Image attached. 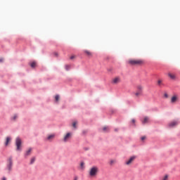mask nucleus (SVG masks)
<instances>
[{
  "instance_id": "6ab92c4d",
  "label": "nucleus",
  "mask_w": 180,
  "mask_h": 180,
  "mask_svg": "<svg viewBox=\"0 0 180 180\" xmlns=\"http://www.w3.org/2000/svg\"><path fill=\"white\" fill-rule=\"evenodd\" d=\"M58 99H60V96H59V95H56V96H55V101H56V102H58Z\"/></svg>"
},
{
  "instance_id": "1a4fd4ad",
  "label": "nucleus",
  "mask_w": 180,
  "mask_h": 180,
  "mask_svg": "<svg viewBox=\"0 0 180 180\" xmlns=\"http://www.w3.org/2000/svg\"><path fill=\"white\" fill-rule=\"evenodd\" d=\"M179 123L178 121H173L169 124V127H175Z\"/></svg>"
},
{
  "instance_id": "aec40b11",
  "label": "nucleus",
  "mask_w": 180,
  "mask_h": 180,
  "mask_svg": "<svg viewBox=\"0 0 180 180\" xmlns=\"http://www.w3.org/2000/svg\"><path fill=\"white\" fill-rule=\"evenodd\" d=\"M70 68H71V66L68 65H65V70L66 71H68L70 70Z\"/></svg>"
},
{
  "instance_id": "423d86ee",
  "label": "nucleus",
  "mask_w": 180,
  "mask_h": 180,
  "mask_svg": "<svg viewBox=\"0 0 180 180\" xmlns=\"http://www.w3.org/2000/svg\"><path fill=\"white\" fill-rule=\"evenodd\" d=\"M136 158H137V156H135V155L131 156V157L125 162V164H126L127 165H130V164H131V162H133V161H134V160H135Z\"/></svg>"
},
{
  "instance_id": "a211bd4d",
  "label": "nucleus",
  "mask_w": 180,
  "mask_h": 180,
  "mask_svg": "<svg viewBox=\"0 0 180 180\" xmlns=\"http://www.w3.org/2000/svg\"><path fill=\"white\" fill-rule=\"evenodd\" d=\"M30 66L32 67V68H34V67H36V62L31 63Z\"/></svg>"
},
{
  "instance_id": "b1692460",
  "label": "nucleus",
  "mask_w": 180,
  "mask_h": 180,
  "mask_svg": "<svg viewBox=\"0 0 180 180\" xmlns=\"http://www.w3.org/2000/svg\"><path fill=\"white\" fill-rule=\"evenodd\" d=\"M86 54H87V56H91V52L88 51H85Z\"/></svg>"
},
{
  "instance_id": "c756f323",
  "label": "nucleus",
  "mask_w": 180,
  "mask_h": 180,
  "mask_svg": "<svg viewBox=\"0 0 180 180\" xmlns=\"http://www.w3.org/2000/svg\"><path fill=\"white\" fill-rule=\"evenodd\" d=\"M74 180H78V176H75L74 177Z\"/></svg>"
},
{
  "instance_id": "7ed1b4c3",
  "label": "nucleus",
  "mask_w": 180,
  "mask_h": 180,
  "mask_svg": "<svg viewBox=\"0 0 180 180\" xmlns=\"http://www.w3.org/2000/svg\"><path fill=\"white\" fill-rule=\"evenodd\" d=\"M98 174V167H94L90 169L89 175L90 176H95Z\"/></svg>"
},
{
  "instance_id": "f704fd0d",
  "label": "nucleus",
  "mask_w": 180,
  "mask_h": 180,
  "mask_svg": "<svg viewBox=\"0 0 180 180\" xmlns=\"http://www.w3.org/2000/svg\"><path fill=\"white\" fill-rule=\"evenodd\" d=\"M56 54V56H58V54L57 53H55Z\"/></svg>"
},
{
  "instance_id": "f3484780",
  "label": "nucleus",
  "mask_w": 180,
  "mask_h": 180,
  "mask_svg": "<svg viewBox=\"0 0 180 180\" xmlns=\"http://www.w3.org/2000/svg\"><path fill=\"white\" fill-rule=\"evenodd\" d=\"M169 77L172 79H175V75H172L171 73L168 74Z\"/></svg>"
},
{
  "instance_id": "9b49d317",
  "label": "nucleus",
  "mask_w": 180,
  "mask_h": 180,
  "mask_svg": "<svg viewBox=\"0 0 180 180\" xmlns=\"http://www.w3.org/2000/svg\"><path fill=\"white\" fill-rule=\"evenodd\" d=\"M12 140V138L11 136H7L6 139L5 146H8L9 142Z\"/></svg>"
},
{
  "instance_id": "5701e85b",
  "label": "nucleus",
  "mask_w": 180,
  "mask_h": 180,
  "mask_svg": "<svg viewBox=\"0 0 180 180\" xmlns=\"http://www.w3.org/2000/svg\"><path fill=\"white\" fill-rule=\"evenodd\" d=\"M72 126L75 129H77V122H73Z\"/></svg>"
},
{
  "instance_id": "393cba45",
  "label": "nucleus",
  "mask_w": 180,
  "mask_h": 180,
  "mask_svg": "<svg viewBox=\"0 0 180 180\" xmlns=\"http://www.w3.org/2000/svg\"><path fill=\"white\" fill-rule=\"evenodd\" d=\"M162 180H168V176L167 175L165 176Z\"/></svg>"
},
{
  "instance_id": "6e6552de",
  "label": "nucleus",
  "mask_w": 180,
  "mask_h": 180,
  "mask_svg": "<svg viewBox=\"0 0 180 180\" xmlns=\"http://www.w3.org/2000/svg\"><path fill=\"white\" fill-rule=\"evenodd\" d=\"M55 137H56V134H52L49 135V136H47L46 140H47L48 141H52L53 139H54Z\"/></svg>"
},
{
  "instance_id": "cd10ccee",
  "label": "nucleus",
  "mask_w": 180,
  "mask_h": 180,
  "mask_svg": "<svg viewBox=\"0 0 180 180\" xmlns=\"http://www.w3.org/2000/svg\"><path fill=\"white\" fill-rule=\"evenodd\" d=\"M141 139L142 140V141H144V140H146V136H142V137L141 138Z\"/></svg>"
},
{
  "instance_id": "0eeeda50",
  "label": "nucleus",
  "mask_w": 180,
  "mask_h": 180,
  "mask_svg": "<svg viewBox=\"0 0 180 180\" xmlns=\"http://www.w3.org/2000/svg\"><path fill=\"white\" fill-rule=\"evenodd\" d=\"M71 139V133L68 132L66 134V135L63 138L64 143L68 142V141Z\"/></svg>"
},
{
  "instance_id": "f03ea898",
  "label": "nucleus",
  "mask_w": 180,
  "mask_h": 180,
  "mask_svg": "<svg viewBox=\"0 0 180 180\" xmlns=\"http://www.w3.org/2000/svg\"><path fill=\"white\" fill-rule=\"evenodd\" d=\"M15 146H16V150L17 151H22V139L20 137H17L15 139Z\"/></svg>"
},
{
  "instance_id": "bb28decb",
  "label": "nucleus",
  "mask_w": 180,
  "mask_h": 180,
  "mask_svg": "<svg viewBox=\"0 0 180 180\" xmlns=\"http://www.w3.org/2000/svg\"><path fill=\"white\" fill-rule=\"evenodd\" d=\"M161 82H162L161 80H158V85H161Z\"/></svg>"
},
{
  "instance_id": "f8f14e48",
  "label": "nucleus",
  "mask_w": 180,
  "mask_h": 180,
  "mask_svg": "<svg viewBox=\"0 0 180 180\" xmlns=\"http://www.w3.org/2000/svg\"><path fill=\"white\" fill-rule=\"evenodd\" d=\"M149 120H150V118H148V117H145L143 120H142L143 124H146V123H148Z\"/></svg>"
},
{
  "instance_id": "9d476101",
  "label": "nucleus",
  "mask_w": 180,
  "mask_h": 180,
  "mask_svg": "<svg viewBox=\"0 0 180 180\" xmlns=\"http://www.w3.org/2000/svg\"><path fill=\"white\" fill-rule=\"evenodd\" d=\"M31 153H32V148H30L25 152V158H27V157H29V155H30Z\"/></svg>"
},
{
  "instance_id": "2eb2a0df",
  "label": "nucleus",
  "mask_w": 180,
  "mask_h": 180,
  "mask_svg": "<svg viewBox=\"0 0 180 180\" xmlns=\"http://www.w3.org/2000/svg\"><path fill=\"white\" fill-rule=\"evenodd\" d=\"M80 168L81 169H85V163L84 162H81Z\"/></svg>"
},
{
  "instance_id": "2f4dec72",
  "label": "nucleus",
  "mask_w": 180,
  "mask_h": 180,
  "mask_svg": "<svg viewBox=\"0 0 180 180\" xmlns=\"http://www.w3.org/2000/svg\"><path fill=\"white\" fill-rule=\"evenodd\" d=\"M132 123L134 124V123H136V120H132Z\"/></svg>"
},
{
  "instance_id": "412c9836",
  "label": "nucleus",
  "mask_w": 180,
  "mask_h": 180,
  "mask_svg": "<svg viewBox=\"0 0 180 180\" xmlns=\"http://www.w3.org/2000/svg\"><path fill=\"white\" fill-rule=\"evenodd\" d=\"M115 161L112 160L110 161V165H113V164H115Z\"/></svg>"
},
{
  "instance_id": "dca6fc26",
  "label": "nucleus",
  "mask_w": 180,
  "mask_h": 180,
  "mask_svg": "<svg viewBox=\"0 0 180 180\" xmlns=\"http://www.w3.org/2000/svg\"><path fill=\"white\" fill-rule=\"evenodd\" d=\"M34 161H36V158H32L30 160V165H32V164H34Z\"/></svg>"
},
{
  "instance_id": "a878e982",
  "label": "nucleus",
  "mask_w": 180,
  "mask_h": 180,
  "mask_svg": "<svg viewBox=\"0 0 180 180\" xmlns=\"http://www.w3.org/2000/svg\"><path fill=\"white\" fill-rule=\"evenodd\" d=\"M103 131H106V130H108V127H104L103 128Z\"/></svg>"
},
{
  "instance_id": "ddd939ff",
  "label": "nucleus",
  "mask_w": 180,
  "mask_h": 180,
  "mask_svg": "<svg viewBox=\"0 0 180 180\" xmlns=\"http://www.w3.org/2000/svg\"><path fill=\"white\" fill-rule=\"evenodd\" d=\"M120 81V79L119 77H116L112 80L113 84H117Z\"/></svg>"
},
{
  "instance_id": "473e14b6",
  "label": "nucleus",
  "mask_w": 180,
  "mask_h": 180,
  "mask_svg": "<svg viewBox=\"0 0 180 180\" xmlns=\"http://www.w3.org/2000/svg\"><path fill=\"white\" fill-rule=\"evenodd\" d=\"M4 61V58H0V63H2Z\"/></svg>"
},
{
  "instance_id": "4be33fe9",
  "label": "nucleus",
  "mask_w": 180,
  "mask_h": 180,
  "mask_svg": "<svg viewBox=\"0 0 180 180\" xmlns=\"http://www.w3.org/2000/svg\"><path fill=\"white\" fill-rule=\"evenodd\" d=\"M16 119H18V115H14V116L12 117V120H16Z\"/></svg>"
},
{
  "instance_id": "4468645a",
  "label": "nucleus",
  "mask_w": 180,
  "mask_h": 180,
  "mask_svg": "<svg viewBox=\"0 0 180 180\" xmlns=\"http://www.w3.org/2000/svg\"><path fill=\"white\" fill-rule=\"evenodd\" d=\"M171 102L172 103H174V102H176V96H174L173 97H172Z\"/></svg>"
},
{
  "instance_id": "20e7f679",
  "label": "nucleus",
  "mask_w": 180,
  "mask_h": 180,
  "mask_svg": "<svg viewBox=\"0 0 180 180\" xmlns=\"http://www.w3.org/2000/svg\"><path fill=\"white\" fill-rule=\"evenodd\" d=\"M129 64L131 65H140V64H143V61L141 60H129Z\"/></svg>"
},
{
  "instance_id": "39448f33",
  "label": "nucleus",
  "mask_w": 180,
  "mask_h": 180,
  "mask_svg": "<svg viewBox=\"0 0 180 180\" xmlns=\"http://www.w3.org/2000/svg\"><path fill=\"white\" fill-rule=\"evenodd\" d=\"M143 92V86L141 85L137 86V92L135 94L136 96H139V95H141Z\"/></svg>"
},
{
  "instance_id": "72a5a7b5",
  "label": "nucleus",
  "mask_w": 180,
  "mask_h": 180,
  "mask_svg": "<svg viewBox=\"0 0 180 180\" xmlns=\"http://www.w3.org/2000/svg\"><path fill=\"white\" fill-rule=\"evenodd\" d=\"M1 180H6V177H2Z\"/></svg>"
},
{
  "instance_id": "f257e3e1",
  "label": "nucleus",
  "mask_w": 180,
  "mask_h": 180,
  "mask_svg": "<svg viewBox=\"0 0 180 180\" xmlns=\"http://www.w3.org/2000/svg\"><path fill=\"white\" fill-rule=\"evenodd\" d=\"M13 168V160H12V157H10L7 160L6 171L8 172V174H11V172H12Z\"/></svg>"
},
{
  "instance_id": "c85d7f7f",
  "label": "nucleus",
  "mask_w": 180,
  "mask_h": 180,
  "mask_svg": "<svg viewBox=\"0 0 180 180\" xmlns=\"http://www.w3.org/2000/svg\"><path fill=\"white\" fill-rule=\"evenodd\" d=\"M164 96H165V98H168V94H167V93H165V94H164Z\"/></svg>"
},
{
  "instance_id": "7c9ffc66",
  "label": "nucleus",
  "mask_w": 180,
  "mask_h": 180,
  "mask_svg": "<svg viewBox=\"0 0 180 180\" xmlns=\"http://www.w3.org/2000/svg\"><path fill=\"white\" fill-rule=\"evenodd\" d=\"M73 58H75V56H72L70 57V60H73Z\"/></svg>"
}]
</instances>
